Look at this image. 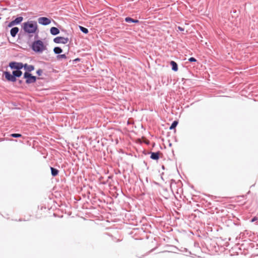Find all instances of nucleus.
<instances>
[{"instance_id": "obj_14", "label": "nucleus", "mask_w": 258, "mask_h": 258, "mask_svg": "<svg viewBox=\"0 0 258 258\" xmlns=\"http://www.w3.org/2000/svg\"><path fill=\"white\" fill-rule=\"evenodd\" d=\"M23 20V18L22 17H19L16 18L13 22L15 24V25H17L20 24Z\"/></svg>"}, {"instance_id": "obj_3", "label": "nucleus", "mask_w": 258, "mask_h": 258, "mask_svg": "<svg viewBox=\"0 0 258 258\" xmlns=\"http://www.w3.org/2000/svg\"><path fill=\"white\" fill-rule=\"evenodd\" d=\"M32 48L33 51L36 52H42L47 49L46 46L44 45L43 42L40 40L34 41L32 45Z\"/></svg>"}, {"instance_id": "obj_29", "label": "nucleus", "mask_w": 258, "mask_h": 258, "mask_svg": "<svg viewBox=\"0 0 258 258\" xmlns=\"http://www.w3.org/2000/svg\"><path fill=\"white\" fill-rule=\"evenodd\" d=\"M1 19V18H0V19Z\"/></svg>"}, {"instance_id": "obj_24", "label": "nucleus", "mask_w": 258, "mask_h": 258, "mask_svg": "<svg viewBox=\"0 0 258 258\" xmlns=\"http://www.w3.org/2000/svg\"><path fill=\"white\" fill-rule=\"evenodd\" d=\"M257 220V217H253V218L251 220V222H254V221H256Z\"/></svg>"}, {"instance_id": "obj_5", "label": "nucleus", "mask_w": 258, "mask_h": 258, "mask_svg": "<svg viewBox=\"0 0 258 258\" xmlns=\"http://www.w3.org/2000/svg\"><path fill=\"white\" fill-rule=\"evenodd\" d=\"M9 67L12 69H16L17 70H20L23 68V64L22 62H18L16 61H12L9 63Z\"/></svg>"}, {"instance_id": "obj_21", "label": "nucleus", "mask_w": 258, "mask_h": 258, "mask_svg": "<svg viewBox=\"0 0 258 258\" xmlns=\"http://www.w3.org/2000/svg\"><path fill=\"white\" fill-rule=\"evenodd\" d=\"M42 70L41 69H39L37 71L36 73L38 76H41L42 74Z\"/></svg>"}, {"instance_id": "obj_4", "label": "nucleus", "mask_w": 258, "mask_h": 258, "mask_svg": "<svg viewBox=\"0 0 258 258\" xmlns=\"http://www.w3.org/2000/svg\"><path fill=\"white\" fill-rule=\"evenodd\" d=\"M24 78L26 79V83L27 84H31L36 82V78L35 76H32L28 72H25L24 74Z\"/></svg>"}, {"instance_id": "obj_20", "label": "nucleus", "mask_w": 258, "mask_h": 258, "mask_svg": "<svg viewBox=\"0 0 258 258\" xmlns=\"http://www.w3.org/2000/svg\"><path fill=\"white\" fill-rule=\"evenodd\" d=\"M125 21L127 23H133L134 21V19L130 17H126L125 18Z\"/></svg>"}, {"instance_id": "obj_15", "label": "nucleus", "mask_w": 258, "mask_h": 258, "mask_svg": "<svg viewBox=\"0 0 258 258\" xmlns=\"http://www.w3.org/2000/svg\"><path fill=\"white\" fill-rule=\"evenodd\" d=\"M53 51L55 54H59L60 53L62 52V50L59 47H55L53 49Z\"/></svg>"}, {"instance_id": "obj_23", "label": "nucleus", "mask_w": 258, "mask_h": 258, "mask_svg": "<svg viewBox=\"0 0 258 258\" xmlns=\"http://www.w3.org/2000/svg\"><path fill=\"white\" fill-rule=\"evenodd\" d=\"M14 25H15V24L14 23L13 21H12L11 22H10V23L8 25V27H12L13 26H14Z\"/></svg>"}, {"instance_id": "obj_25", "label": "nucleus", "mask_w": 258, "mask_h": 258, "mask_svg": "<svg viewBox=\"0 0 258 258\" xmlns=\"http://www.w3.org/2000/svg\"><path fill=\"white\" fill-rule=\"evenodd\" d=\"M178 29L179 30H180L181 31H183L184 30V29L182 28V27H180V26L178 27Z\"/></svg>"}, {"instance_id": "obj_19", "label": "nucleus", "mask_w": 258, "mask_h": 258, "mask_svg": "<svg viewBox=\"0 0 258 258\" xmlns=\"http://www.w3.org/2000/svg\"><path fill=\"white\" fill-rule=\"evenodd\" d=\"M10 136L13 138H20L22 137V135L20 134H12Z\"/></svg>"}, {"instance_id": "obj_28", "label": "nucleus", "mask_w": 258, "mask_h": 258, "mask_svg": "<svg viewBox=\"0 0 258 258\" xmlns=\"http://www.w3.org/2000/svg\"><path fill=\"white\" fill-rule=\"evenodd\" d=\"M79 58L76 59L75 60L78 61Z\"/></svg>"}, {"instance_id": "obj_10", "label": "nucleus", "mask_w": 258, "mask_h": 258, "mask_svg": "<svg viewBox=\"0 0 258 258\" xmlns=\"http://www.w3.org/2000/svg\"><path fill=\"white\" fill-rule=\"evenodd\" d=\"M150 158L153 160H158L159 158V152H151Z\"/></svg>"}, {"instance_id": "obj_2", "label": "nucleus", "mask_w": 258, "mask_h": 258, "mask_svg": "<svg viewBox=\"0 0 258 258\" xmlns=\"http://www.w3.org/2000/svg\"><path fill=\"white\" fill-rule=\"evenodd\" d=\"M4 75L8 81L15 82L17 81V77H21L22 72L20 70H16L13 71L12 74H11L9 72H5Z\"/></svg>"}, {"instance_id": "obj_8", "label": "nucleus", "mask_w": 258, "mask_h": 258, "mask_svg": "<svg viewBox=\"0 0 258 258\" xmlns=\"http://www.w3.org/2000/svg\"><path fill=\"white\" fill-rule=\"evenodd\" d=\"M23 68L26 70L27 72H30L34 70V67L32 65H28L27 63L23 64Z\"/></svg>"}, {"instance_id": "obj_16", "label": "nucleus", "mask_w": 258, "mask_h": 258, "mask_svg": "<svg viewBox=\"0 0 258 258\" xmlns=\"http://www.w3.org/2000/svg\"><path fill=\"white\" fill-rule=\"evenodd\" d=\"M177 124H178V121H176V120L174 121L172 123V124H171V126H170L169 129H170V130H173V129L175 128V127L177 126Z\"/></svg>"}, {"instance_id": "obj_13", "label": "nucleus", "mask_w": 258, "mask_h": 258, "mask_svg": "<svg viewBox=\"0 0 258 258\" xmlns=\"http://www.w3.org/2000/svg\"><path fill=\"white\" fill-rule=\"evenodd\" d=\"M51 173L52 176H55L58 174V170L53 167H50Z\"/></svg>"}, {"instance_id": "obj_7", "label": "nucleus", "mask_w": 258, "mask_h": 258, "mask_svg": "<svg viewBox=\"0 0 258 258\" xmlns=\"http://www.w3.org/2000/svg\"><path fill=\"white\" fill-rule=\"evenodd\" d=\"M38 22L41 25H47L51 23V20L46 17H40L38 19Z\"/></svg>"}, {"instance_id": "obj_11", "label": "nucleus", "mask_w": 258, "mask_h": 258, "mask_svg": "<svg viewBox=\"0 0 258 258\" xmlns=\"http://www.w3.org/2000/svg\"><path fill=\"white\" fill-rule=\"evenodd\" d=\"M50 33L53 35H56L59 33V30L56 27H53L50 29Z\"/></svg>"}, {"instance_id": "obj_12", "label": "nucleus", "mask_w": 258, "mask_h": 258, "mask_svg": "<svg viewBox=\"0 0 258 258\" xmlns=\"http://www.w3.org/2000/svg\"><path fill=\"white\" fill-rule=\"evenodd\" d=\"M170 64L172 66V69L173 71L176 72L178 70L177 64L174 61H171Z\"/></svg>"}, {"instance_id": "obj_18", "label": "nucleus", "mask_w": 258, "mask_h": 258, "mask_svg": "<svg viewBox=\"0 0 258 258\" xmlns=\"http://www.w3.org/2000/svg\"><path fill=\"white\" fill-rule=\"evenodd\" d=\"M57 59H66L67 58V56L66 55V54H58L57 56Z\"/></svg>"}, {"instance_id": "obj_9", "label": "nucleus", "mask_w": 258, "mask_h": 258, "mask_svg": "<svg viewBox=\"0 0 258 258\" xmlns=\"http://www.w3.org/2000/svg\"><path fill=\"white\" fill-rule=\"evenodd\" d=\"M19 29L18 27H14L12 28L10 31L11 36L13 37H15L19 32Z\"/></svg>"}, {"instance_id": "obj_26", "label": "nucleus", "mask_w": 258, "mask_h": 258, "mask_svg": "<svg viewBox=\"0 0 258 258\" xmlns=\"http://www.w3.org/2000/svg\"><path fill=\"white\" fill-rule=\"evenodd\" d=\"M133 23H139V21L138 20H135V19H134V21Z\"/></svg>"}, {"instance_id": "obj_1", "label": "nucleus", "mask_w": 258, "mask_h": 258, "mask_svg": "<svg viewBox=\"0 0 258 258\" xmlns=\"http://www.w3.org/2000/svg\"><path fill=\"white\" fill-rule=\"evenodd\" d=\"M23 29L27 33H34L37 29V24L35 21H28L23 23Z\"/></svg>"}, {"instance_id": "obj_22", "label": "nucleus", "mask_w": 258, "mask_h": 258, "mask_svg": "<svg viewBox=\"0 0 258 258\" xmlns=\"http://www.w3.org/2000/svg\"><path fill=\"white\" fill-rule=\"evenodd\" d=\"M188 61L190 62H195L197 61L196 59L194 57H190L188 59Z\"/></svg>"}, {"instance_id": "obj_17", "label": "nucleus", "mask_w": 258, "mask_h": 258, "mask_svg": "<svg viewBox=\"0 0 258 258\" xmlns=\"http://www.w3.org/2000/svg\"><path fill=\"white\" fill-rule=\"evenodd\" d=\"M79 28H80V30L85 34H87L89 32L88 29H87L86 28H85L83 26H80Z\"/></svg>"}, {"instance_id": "obj_27", "label": "nucleus", "mask_w": 258, "mask_h": 258, "mask_svg": "<svg viewBox=\"0 0 258 258\" xmlns=\"http://www.w3.org/2000/svg\"><path fill=\"white\" fill-rule=\"evenodd\" d=\"M19 83L20 84H22V81L20 80V81H19Z\"/></svg>"}, {"instance_id": "obj_6", "label": "nucleus", "mask_w": 258, "mask_h": 258, "mask_svg": "<svg viewBox=\"0 0 258 258\" xmlns=\"http://www.w3.org/2000/svg\"><path fill=\"white\" fill-rule=\"evenodd\" d=\"M54 42L56 43L67 44L69 41L68 37H56L53 39Z\"/></svg>"}]
</instances>
